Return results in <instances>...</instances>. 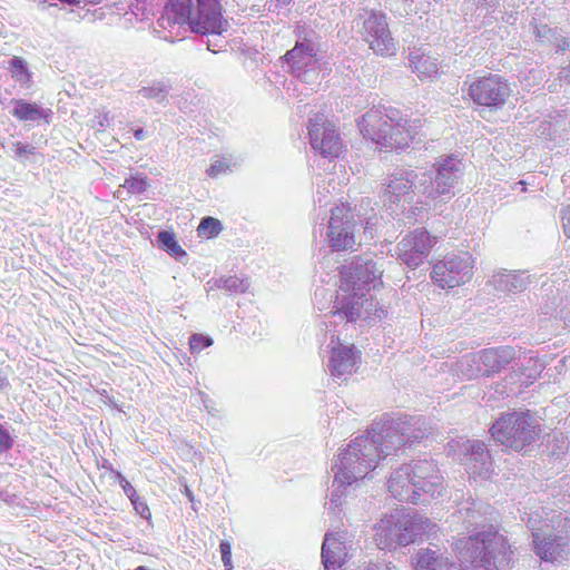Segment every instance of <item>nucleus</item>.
<instances>
[{
  "mask_svg": "<svg viewBox=\"0 0 570 570\" xmlns=\"http://www.w3.org/2000/svg\"><path fill=\"white\" fill-rule=\"evenodd\" d=\"M318 47L307 38L297 40L295 47L284 56L291 72L301 81L314 85L320 78L318 72Z\"/></svg>",
  "mask_w": 570,
  "mask_h": 570,
  "instance_id": "obj_12",
  "label": "nucleus"
},
{
  "mask_svg": "<svg viewBox=\"0 0 570 570\" xmlns=\"http://www.w3.org/2000/svg\"><path fill=\"white\" fill-rule=\"evenodd\" d=\"M197 230L200 236L213 237L219 234L222 224L214 217H205L202 219Z\"/></svg>",
  "mask_w": 570,
  "mask_h": 570,
  "instance_id": "obj_36",
  "label": "nucleus"
},
{
  "mask_svg": "<svg viewBox=\"0 0 570 570\" xmlns=\"http://www.w3.org/2000/svg\"><path fill=\"white\" fill-rule=\"evenodd\" d=\"M134 136L137 140H142L145 138V132L141 128L135 130Z\"/></svg>",
  "mask_w": 570,
  "mask_h": 570,
  "instance_id": "obj_52",
  "label": "nucleus"
},
{
  "mask_svg": "<svg viewBox=\"0 0 570 570\" xmlns=\"http://www.w3.org/2000/svg\"><path fill=\"white\" fill-rule=\"evenodd\" d=\"M376 428L383 439V452L392 454L406 444L419 442L429 435L431 428L422 416L401 415L385 420Z\"/></svg>",
  "mask_w": 570,
  "mask_h": 570,
  "instance_id": "obj_9",
  "label": "nucleus"
},
{
  "mask_svg": "<svg viewBox=\"0 0 570 570\" xmlns=\"http://www.w3.org/2000/svg\"><path fill=\"white\" fill-rule=\"evenodd\" d=\"M13 446V438L9 431L0 424V453L9 451Z\"/></svg>",
  "mask_w": 570,
  "mask_h": 570,
  "instance_id": "obj_40",
  "label": "nucleus"
},
{
  "mask_svg": "<svg viewBox=\"0 0 570 570\" xmlns=\"http://www.w3.org/2000/svg\"><path fill=\"white\" fill-rule=\"evenodd\" d=\"M411 471L409 464L401 465L394 470L387 480V490L399 501L413 504L426 502V498H422V494L416 489L417 483H414L412 480Z\"/></svg>",
  "mask_w": 570,
  "mask_h": 570,
  "instance_id": "obj_21",
  "label": "nucleus"
},
{
  "mask_svg": "<svg viewBox=\"0 0 570 570\" xmlns=\"http://www.w3.org/2000/svg\"><path fill=\"white\" fill-rule=\"evenodd\" d=\"M383 439L375 425L365 434L352 439L345 448L340 449L332 466L333 490L330 501L325 503L328 512L337 515L347 488L357 485L377 466L382 458L389 455L383 452Z\"/></svg>",
  "mask_w": 570,
  "mask_h": 570,
  "instance_id": "obj_3",
  "label": "nucleus"
},
{
  "mask_svg": "<svg viewBox=\"0 0 570 570\" xmlns=\"http://www.w3.org/2000/svg\"><path fill=\"white\" fill-rule=\"evenodd\" d=\"M49 110L42 109L37 104L18 100L12 109V115L20 120L36 121L41 118H47Z\"/></svg>",
  "mask_w": 570,
  "mask_h": 570,
  "instance_id": "obj_29",
  "label": "nucleus"
},
{
  "mask_svg": "<svg viewBox=\"0 0 570 570\" xmlns=\"http://www.w3.org/2000/svg\"><path fill=\"white\" fill-rule=\"evenodd\" d=\"M490 515H492V508L489 504L470 498L460 503L453 518L456 522H462L465 529H470L491 520Z\"/></svg>",
  "mask_w": 570,
  "mask_h": 570,
  "instance_id": "obj_25",
  "label": "nucleus"
},
{
  "mask_svg": "<svg viewBox=\"0 0 570 570\" xmlns=\"http://www.w3.org/2000/svg\"><path fill=\"white\" fill-rule=\"evenodd\" d=\"M135 570H149V569H147V568H145V567H142V566H140V567L136 568Z\"/></svg>",
  "mask_w": 570,
  "mask_h": 570,
  "instance_id": "obj_56",
  "label": "nucleus"
},
{
  "mask_svg": "<svg viewBox=\"0 0 570 570\" xmlns=\"http://www.w3.org/2000/svg\"><path fill=\"white\" fill-rule=\"evenodd\" d=\"M222 48L220 45H218L217 42H215L214 45L210 42V40L207 41V49L213 51V52H217L219 49Z\"/></svg>",
  "mask_w": 570,
  "mask_h": 570,
  "instance_id": "obj_49",
  "label": "nucleus"
},
{
  "mask_svg": "<svg viewBox=\"0 0 570 570\" xmlns=\"http://www.w3.org/2000/svg\"><path fill=\"white\" fill-rule=\"evenodd\" d=\"M198 394L202 399V402L204 403V406L209 411L208 396L206 394H204L203 392H199Z\"/></svg>",
  "mask_w": 570,
  "mask_h": 570,
  "instance_id": "obj_53",
  "label": "nucleus"
},
{
  "mask_svg": "<svg viewBox=\"0 0 570 570\" xmlns=\"http://www.w3.org/2000/svg\"><path fill=\"white\" fill-rule=\"evenodd\" d=\"M341 282L333 301V309L321 324L335 327L336 321H364L368 324L381 321L385 309L375 301L372 289L382 284L383 269L371 257H358L341 271Z\"/></svg>",
  "mask_w": 570,
  "mask_h": 570,
  "instance_id": "obj_1",
  "label": "nucleus"
},
{
  "mask_svg": "<svg viewBox=\"0 0 570 570\" xmlns=\"http://www.w3.org/2000/svg\"><path fill=\"white\" fill-rule=\"evenodd\" d=\"M524 514L527 515V519L522 518V520L527 522L532 532L533 539L549 530L559 529L561 527L567 528L570 525V519L562 518L560 513L557 514L553 512L551 517H548V512L543 507H538L534 510L531 509Z\"/></svg>",
  "mask_w": 570,
  "mask_h": 570,
  "instance_id": "obj_24",
  "label": "nucleus"
},
{
  "mask_svg": "<svg viewBox=\"0 0 570 570\" xmlns=\"http://www.w3.org/2000/svg\"><path fill=\"white\" fill-rule=\"evenodd\" d=\"M411 475L422 498H435L442 495L443 478L433 460L422 459L412 461L410 464Z\"/></svg>",
  "mask_w": 570,
  "mask_h": 570,
  "instance_id": "obj_19",
  "label": "nucleus"
},
{
  "mask_svg": "<svg viewBox=\"0 0 570 570\" xmlns=\"http://www.w3.org/2000/svg\"><path fill=\"white\" fill-rule=\"evenodd\" d=\"M325 292H326V289H324V288H317V289L315 291V294H314V299H315V302H317V303H318V298H320L321 296H322V297H324V296H325Z\"/></svg>",
  "mask_w": 570,
  "mask_h": 570,
  "instance_id": "obj_51",
  "label": "nucleus"
},
{
  "mask_svg": "<svg viewBox=\"0 0 570 570\" xmlns=\"http://www.w3.org/2000/svg\"><path fill=\"white\" fill-rule=\"evenodd\" d=\"M492 438L514 451H522L540 434V425L529 412H510L501 415L490 429Z\"/></svg>",
  "mask_w": 570,
  "mask_h": 570,
  "instance_id": "obj_7",
  "label": "nucleus"
},
{
  "mask_svg": "<svg viewBox=\"0 0 570 570\" xmlns=\"http://www.w3.org/2000/svg\"><path fill=\"white\" fill-rule=\"evenodd\" d=\"M435 238L424 229L407 234L396 246L397 258L407 267H419L429 256Z\"/></svg>",
  "mask_w": 570,
  "mask_h": 570,
  "instance_id": "obj_17",
  "label": "nucleus"
},
{
  "mask_svg": "<svg viewBox=\"0 0 570 570\" xmlns=\"http://www.w3.org/2000/svg\"><path fill=\"white\" fill-rule=\"evenodd\" d=\"M116 476L119 480V483L125 492V494L132 502L136 498H138L135 488L124 478L120 472H116Z\"/></svg>",
  "mask_w": 570,
  "mask_h": 570,
  "instance_id": "obj_41",
  "label": "nucleus"
},
{
  "mask_svg": "<svg viewBox=\"0 0 570 570\" xmlns=\"http://www.w3.org/2000/svg\"><path fill=\"white\" fill-rule=\"evenodd\" d=\"M511 95V88L498 75L481 77L471 82L469 96L479 106L489 108L502 107Z\"/></svg>",
  "mask_w": 570,
  "mask_h": 570,
  "instance_id": "obj_15",
  "label": "nucleus"
},
{
  "mask_svg": "<svg viewBox=\"0 0 570 570\" xmlns=\"http://www.w3.org/2000/svg\"><path fill=\"white\" fill-rule=\"evenodd\" d=\"M419 120L396 119L394 112L383 114L381 109L366 111L358 122L364 138L373 141L380 149L402 150L414 140Z\"/></svg>",
  "mask_w": 570,
  "mask_h": 570,
  "instance_id": "obj_6",
  "label": "nucleus"
},
{
  "mask_svg": "<svg viewBox=\"0 0 570 570\" xmlns=\"http://www.w3.org/2000/svg\"><path fill=\"white\" fill-rule=\"evenodd\" d=\"M348 553L344 532L326 533L322 544V562L325 570H341Z\"/></svg>",
  "mask_w": 570,
  "mask_h": 570,
  "instance_id": "obj_23",
  "label": "nucleus"
},
{
  "mask_svg": "<svg viewBox=\"0 0 570 570\" xmlns=\"http://www.w3.org/2000/svg\"><path fill=\"white\" fill-rule=\"evenodd\" d=\"M354 220L345 205H336L331 209L327 238L331 247L336 250L352 249L355 245Z\"/></svg>",
  "mask_w": 570,
  "mask_h": 570,
  "instance_id": "obj_16",
  "label": "nucleus"
},
{
  "mask_svg": "<svg viewBox=\"0 0 570 570\" xmlns=\"http://www.w3.org/2000/svg\"><path fill=\"white\" fill-rule=\"evenodd\" d=\"M132 505L135 508V510L142 517V518H149L150 517V511H149V508L147 507V504L145 502H142L140 500V498H136L132 502Z\"/></svg>",
  "mask_w": 570,
  "mask_h": 570,
  "instance_id": "obj_44",
  "label": "nucleus"
},
{
  "mask_svg": "<svg viewBox=\"0 0 570 570\" xmlns=\"http://www.w3.org/2000/svg\"><path fill=\"white\" fill-rule=\"evenodd\" d=\"M363 18L362 36L370 48L380 56H393L397 45L391 35L386 17L379 11H365Z\"/></svg>",
  "mask_w": 570,
  "mask_h": 570,
  "instance_id": "obj_13",
  "label": "nucleus"
},
{
  "mask_svg": "<svg viewBox=\"0 0 570 570\" xmlns=\"http://www.w3.org/2000/svg\"><path fill=\"white\" fill-rule=\"evenodd\" d=\"M570 525L567 528L553 529L533 539L535 553L544 561H559L569 556L568 533Z\"/></svg>",
  "mask_w": 570,
  "mask_h": 570,
  "instance_id": "obj_20",
  "label": "nucleus"
},
{
  "mask_svg": "<svg viewBox=\"0 0 570 570\" xmlns=\"http://www.w3.org/2000/svg\"><path fill=\"white\" fill-rule=\"evenodd\" d=\"M416 570H462L440 550L422 549L414 557Z\"/></svg>",
  "mask_w": 570,
  "mask_h": 570,
  "instance_id": "obj_26",
  "label": "nucleus"
},
{
  "mask_svg": "<svg viewBox=\"0 0 570 570\" xmlns=\"http://www.w3.org/2000/svg\"><path fill=\"white\" fill-rule=\"evenodd\" d=\"M532 32L535 39L541 43H551L554 45L560 50H566L567 40L564 37L557 33L556 30L549 28L547 24L539 23L532 26Z\"/></svg>",
  "mask_w": 570,
  "mask_h": 570,
  "instance_id": "obj_30",
  "label": "nucleus"
},
{
  "mask_svg": "<svg viewBox=\"0 0 570 570\" xmlns=\"http://www.w3.org/2000/svg\"><path fill=\"white\" fill-rule=\"evenodd\" d=\"M219 550L222 554V561L224 563L225 570H232V547L228 541H222L219 544Z\"/></svg>",
  "mask_w": 570,
  "mask_h": 570,
  "instance_id": "obj_39",
  "label": "nucleus"
},
{
  "mask_svg": "<svg viewBox=\"0 0 570 570\" xmlns=\"http://www.w3.org/2000/svg\"><path fill=\"white\" fill-rule=\"evenodd\" d=\"M325 340H330L326 347L328 352L327 368L331 375L337 380L346 381L357 368L361 361V353L352 345L342 344L335 335L333 327H324Z\"/></svg>",
  "mask_w": 570,
  "mask_h": 570,
  "instance_id": "obj_11",
  "label": "nucleus"
},
{
  "mask_svg": "<svg viewBox=\"0 0 570 570\" xmlns=\"http://www.w3.org/2000/svg\"><path fill=\"white\" fill-rule=\"evenodd\" d=\"M410 66L412 71L421 79H432L439 71L436 59L424 53H420L419 51H412L410 53Z\"/></svg>",
  "mask_w": 570,
  "mask_h": 570,
  "instance_id": "obj_28",
  "label": "nucleus"
},
{
  "mask_svg": "<svg viewBox=\"0 0 570 570\" xmlns=\"http://www.w3.org/2000/svg\"><path fill=\"white\" fill-rule=\"evenodd\" d=\"M235 166H236V161H233L230 158L217 157L216 159L213 160L212 165L207 169V175L209 177L215 178V177H218L220 175L232 171V168Z\"/></svg>",
  "mask_w": 570,
  "mask_h": 570,
  "instance_id": "obj_35",
  "label": "nucleus"
},
{
  "mask_svg": "<svg viewBox=\"0 0 570 570\" xmlns=\"http://www.w3.org/2000/svg\"><path fill=\"white\" fill-rule=\"evenodd\" d=\"M331 190L325 186L318 185L315 202L318 203L320 206H325L331 202Z\"/></svg>",
  "mask_w": 570,
  "mask_h": 570,
  "instance_id": "obj_42",
  "label": "nucleus"
},
{
  "mask_svg": "<svg viewBox=\"0 0 570 570\" xmlns=\"http://www.w3.org/2000/svg\"><path fill=\"white\" fill-rule=\"evenodd\" d=\"M164 29L188 26L193 32L222 36L228 28L219 0H170L159 19Z\"/></svg>",
  "mask_w": 570,
  "mask_h": 570,
  "instance_id": "obj_4",
  "label": "nucleus"
},
{
  "mask_svg": "<svg viewBox=\"0 0 570 570\" xmlns=\"http://www.w3.org/2000/svg\"><path fill=\"white\" fill-rule=\"evenodd\" d=\"M308 137L311 147L325 158H336L342 153V141L335 125L324 114L309 118Z\"/></svg>",
  "mask_w": 570,
  "mask_h": 570,
  "instance_id": "obj_14",
  "label": "nucleus"
},
{
  "mask_svg": "<svg viewBox=\"0 0 570 570\" xmlns=\"http://www.w3.org/2000/svg\"><path fill=\"white\" fill-rule=\"evenodd\" d=\"M515 356V351L511 346H501L495 348H487L478 354L466 355L462 358L461 364L470 365L482 364L484 373L498 372L508 365Z\"/></svg>",
  "mask_w": 570,
  "mask_h": 570,
  "instance_id": "obj_22",
  "label": "nucleus"
},
{
  "mask_svg": "<svg viewBox=\"0 0 570 570\" xmlns=\"http://www.w3.org/2000/svg\"><path fill=\"white\" fill-rule=\"evenodd\" d=\"M147 178L142 175L131 176L122 185L131 194H140L147 189Z\"/></svg>",
  "mask_w": 570,
  "mask_h": 570,
  "instance_id": "obj_37",
  "label": "nucleus"
},
{
  "mask_svg": "<svg viewBox=\"0 0 570 570\" xmlns=\"http://www.w3.org/2000/svg\"><path fill=\"white\" fill-rule=\"evenodd\" d=\"M215 286L229 293H245L248 288L246 279L237 276L220 277L215 281Z\"/></svg>",
  "mask_w": 570,
  "mask_h": 570,
  "instance_id": "obj_34",
  "label": "nucleus"
},
{
  "mask_svg": "<svg viewBox=\"0 0 570 570\" xmlns=\"http://www.w3.org/2000/svg\"><path fill=\"white\" fill-rule=\"evenodd\" d=\"M429 527L428 520L419 514L393 513L375 525L374 540L380 549L407 546L416 540Z\"/></svg>",
  "mask_w": 570,
  "mask_h": 570,
  "instance_id": "obj_8",
  "label": "nucleus"
},
{
  "mask_svg": "<svg viewBox=\"0 0 570 570\" xmlns=\"http://www.w3.org/2000/svg\"><path fill=\"white\" fill-rule=\"evenodd\" d=\"M558 79L561 82L570 85V63L563 68L558 73Z\"/></svg>",
  "mask_w": 570,
  "mask_h": 570,
  "instance_id": "obj_47",
  "label": "nucleus"
},
{
  "mask_svg": "<svg viewBox=\"0 0 570 570\" xmlns=\"http://www.w3.org/2000/svg\"><path fill=\"white\" fill-rule=\"evenodd\" d=\"M456 550L463 567L472 570H502L512 554L504 535L493 528L459 540Z\"/></svg>",
  "mask_w": 570,
  "mask_h": 570,
  "instance_id": "obj_5",
  "label": "nucleus"
},
{
  "mask_svg": "<svg viewBox=\"0 0 570 570\" xmlns=\"http://www.w3.org/2000/svg\"><path fill=\"white\" fill-rule=\"evenodd\" d=\"M293 0H276L277 6L285 7L288 6Z\"/></svg>",
  "mask_w": 570,
  "mask_h": 570,
  "instance_id": "obj_55",
  "label": "nucleus"
},
{
  "mask_svg": "<svg viewBox=\"0 0 570 570\" xmlns=\"http://www.w3.org/2000/svg\"><path fill=\"white\" fill-rule=\"evenodd\" d=\"M463 165L454 157H448L434 165V170L416 171L397 168L386 179L383 202L392 207H403L414 200L424 205L450 199L452 189L462 176Z\"/></svg>",
  "mask_w": 570,
  "mask_h": 570,
  "instance_id": "obj_2",
  "label": "nucleus"
},
{
  "mask_svg": "<svg viewBox=\"0 0 570 570\" xmlns=\"http://www.w3.org/2000/svg\"><path fill=\"white\" fill-rule=\"evenodd\" d=\"M8 65L14 81L18 82L21 87L30 88L32 73L28 68V62L21 57L13 56L8 61Z\"/></svg>",
  "mask_w": 570,
  "mask_h": 570,
  "instance_id": "obj_31",
  "label": "nucleus"
},
{
  "mask_svg": "<svg viewBox=\"0 0 570 570\" xmlns=\"http://www.w3.org/2000/svg\"><path fill=\"white\" fill-rule=\"evenodd\" d=\"M491 284L499 292L518 293L527 288L529 276L524 273L499 272L492 276Z\"/></svg>",
  "mask_w": 570,
  "mask_h": 570,
  "instance_id": "obj_27",
  "label": "nucleus"
},
{
  "mask_svg": "<svg viewBox=\"0 0 570 570\" xmlns=\"http://www.w3.org/2000/svg\"><path fill=\"white\" fill-rule=\"evenodd\" d=\"M482 370L480 367H476V370H469L468 372H463L465 376L469 379L476 376Z\"/></svg>",
  "mask_w": 570,
  "mask_h": 570,
  "instance_id": "obj_50",
  "label": "nucleus"
},
{
  "mask_svg": "<svg viewBox=\"0 0 570 570\" xmlns=\"http://www.w3.org/2000/svg\"><path fill=\"white\" fill-rule=\"evenodd\" d=\"M16 157L22 159L23 157H27L29 154H33L35 148L29 145H22L21 142H16Z\"/></svg>",
  "mask_w": 570,
  "mask_h": 570,
  "instance_id": "obj_45",
  "label": "nucleus"
},
{
  "mask_svg": "<svg viewBox=\"0 0 570 570\" xmlns=\"http://www.w3.org/2000/svg\"><path fill=\"white\" fill-rule=\"evenodd\" d=\"M492 0H473L472 4H475V13L478 17H485L489 13L490 3Z\"/></svg>",
  "mask_w": 570,
  "mask_h": 570,
  "instance_id": "obj_43",
  "label": "nucleus"
},
{
  "mask_svg": "<svg viewBox=\"0 0 570 570\" xmlns=\"http://www.w3.org/2000/svg\"><path fill=\"white\" fill-rule=\"evenodd\" d=\"M97 125L100 127V128H104V127H108L109 126V116L108 114H104V115H99L97 117Z\"/></svg>",
  "mask_w": 570,
  "mask_h": 570,
  "instance_id": "obj_48",
  "label": "nucleus"
},
{
  "mask_svg": "<svg viewBox=\"0 0 570 570\" xmlns=\"http://www.w3.org/2000/svg\"><path fill=\"white\" fill-rule=\"evenodd\" d=\"M169 85L166 81H154L149 86L142 87L138 90V95L147 98L154 99L158 102H161L166 99L169 92Z\"/></svg>",
  "mask_w": 570,
  "mask_h": 570,
  "instance_id": "obj_33",
  "label": "nucleus"
},
{
  "mask_svg": "<svg viewBox=\"0 0 570 570\" xmlns=\"http://www.w3.org/2000/svg\"><path fill=\"white\" fill-rule=\"evenodd\" d=\"M184 492H185L186 497H187L190 501H193V500H194L193 492L190 491V489H189L187 485L185 487V491H184Z\"/></svg>",
  "mask_w": 570,
  "mask_h": 570,
  "instance_id": "obj_54",
  "label": "nucleus"
},
{
  "mask_svg": "<svg viewBox=\"0 0 570 570\" xmlns=\"http://www.w3.org/2000/svg\"><path fill=\"white\" fill-rule=\"evenodd\" d=\"M158 246L167 252L170 256H174L177 259H181L187 256V253L181 248V246L175 239V235L167 230H163L157 235Z\"/></svg>",
  "mask_w": 570,
  "mask_h": 570,
  "instance_id": "obj_32",
  "label": "nucleus"
},
{
  "mask_svg": "<svg viewBox=\"0 0 570 570\" xmlns=\"http://www.w3.org/2000/svg\"><path fill=\"white\" fill-rule=\"evenodd\" d=\"M213 344V340L209 336H205L203 334H194L189 338V348L191 353H199L204 348L210 346Z\"/></svg>",
  "mask_w": 570,
  "mask_h": 570,
  "instance_id": "obj_38",
  "label": "nucleus"
},
{
  "mask_svg": "<svg viewBox=\"0 0 570 570\" xmlns=\"http://www.w3.org/2000/svg\"><path fill=\"white\" fill-rule=\"evenodd\" d=\"M561 219L564 234L570 237V204L562 209Z\"/></svg>",
  "mask_w": 570,
  "mask_h": 570,
  "instance_id": "obj_46",
  "label": "nucleus"
},
{
  "mask_svg": "<svg viewBox=\"0 0 570 570\" xmlns=\"http://www.w3.org/2000/svg\"><path fill=\"white\" fill-rule=\"evenodd\" d=\"M459 444L460 461L472 478L489 479L493 463L485 444L479 440H465Z\"/></svg>",
  "mask_w": 570,
  "mask_h": 570,
  "instance_id": "obj_18",
  "label": "nucleus"
},
{
  "mask_svg": "<svg viewBox=\"0 0 570 570\" xmlns=\"http://www.w3.org/2000/svg\"><path fill=\"white\" fill-rule=\"evenodd\" d=\"M473 257L466 252L449 254L433 265L432 281L441 288H454L468 283L473 275Z\"/></svg>",
  "mask_w": 570,
  "mask_h": 570,
  "instance_id": "obj_10",
  "label": "nucleus"
}]
</instances>
